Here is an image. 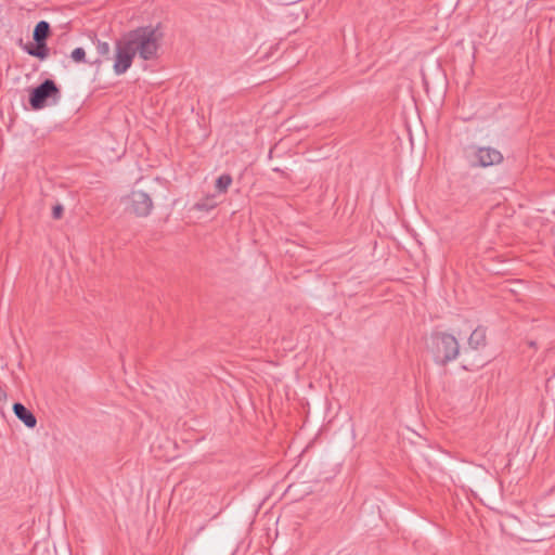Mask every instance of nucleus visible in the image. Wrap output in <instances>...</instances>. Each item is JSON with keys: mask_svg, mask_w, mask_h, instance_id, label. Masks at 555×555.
<instances>
[{"mask_svg": "<svg viewBox=\"0 0 555 555\" xmlns=\"http://www.w3.org/2000/svg\"><path fill=\"white\" fill-rule=\"evenodd\" d=\"M232 183V177L230 175H221L217 181H216V189L220 192V193H224L227 192V190L229 189V186L231 185Z\"/></svg>", "mask_w": 555, "mask_h": 555, "instance_id": "12", "label": "nucleus"}, {"mask_svg": "<svg viewBox=\"0 0 555 555\" xmlns=\"http://www.w3.org/2000/svg\"><path fill=\"white\" fill-rule=\"evenodd\" d=\"M134 56L125 40L118 42L116 44L113 64L115 75L120 76L125 74L131 67Z\"/></svg>", "mask_w": 555, "mask_h": 555, "instance_id": "4", "label": "nucleus"}, {"mask_svg": "<svg viewBox=\"0 0 555 555\" xmlns=\"http://www.w3.org/2000/svg\"><path fill=\"white\" fill-rule=\"evenodd\" d=\"M430 349L435 362L446 364L457 358L460 344L454 335L444 332H436L430 336Z\"/></svg>", "mask_w": 555, "mask_h": 555, "instance_id": "2", "label": "nucleus"}, {"mask_svg": "<svg viewBox=\"0 0 555 555\" xmlns=\"http://www.w3.org/2000/svg\"><path fill=\"white\" fill-rule=\"evenodd\" d=\"M15 416L28 428H34L37 424L36 416L24 404L16 402L13 404Z\"/></svg>", "mask_w": 555, "mask_h": 555, "instance_id": "7", "label": "nucleus"}, {"mask_svg": "<svg viewBox=\"0 0 555 555\" xmlns=\"http://www.w3.org/2000/svg\"><path fill=\"white\" fill-rule=\"evenodd\" d=\"M477 164L480 167L499 165L503 162L502 153L490 146L478 147L476 151Z\"/></svg>", "mask_w": 555, "mask_h": 555, "instance_id": "6", "label": "nucleus"}, {"mask_svg": "<svg viewBox=\"0 0 555 555\" xmlns=\"http://www.w3.org/2000/svg\"><path fill=\"white\" fill-rule=\"evenodd\" d=\"M487 344V331L483 326L476 327L469 338H468V345L472 349L478 350L480 348H483Z\"/></svg>", "mask_w": 555, "mask_h": 555, "instance_id": "8", "label": "nucleus"}, {"mask_svg": "<svg viewBox=\"0 0 555 555\" xmlns=\"http://www.w3.org/2000/svg\"><path fill=\"white\" fill-rule=\"evenodd\" d=\"M70 59L76 63L86 62V51L83 48H76L70 53Z\"/></svg>", "mask_w": 555, "mask_h": 555, "instance_id": "14", "label": "nucleus"}, {"mask_svg": "<svg viewBox=\"0 0 555 555\" xmlns=\"http://www.w3.org/2000/svg\"><path fill=\"white\" fill-rule=\"evenodd\" d=\"M164 33L159 25L141 26L129 31L124 40L128 48L143 61H155L159 56Z\"/></svg>", "mask_w": 555, "mask_h": 555, "instance_id": "1", "label": "nucleus"}, {"mask_svg": "<svg viewBox=\"0 0 555 555\" xmlns=\"http://www.w3.org/2000/svg\"><path fill=\"white\" fill-rule=\"evenodd\" d=\"M49 98L59 99L60 89L53 80L46 79L31 90L29 95L30 106L34 109H41L46 106V102Z\"/></svg>", "mask_w": 555, "mask_h": 555, "instance_id": "3", "label": "nucleus"}, {"mask_svg": "<svg viewBox=\"0 0 555 555\" xmlns=\"http://www.w3.org/2000/svg\"><path fill=\"white\" fill-rule=\"evenodd\" d=\"M35 46H25L24 50L29 55L38 57L39 60L43 61L49 56V48L47 46V41H35Z\"/></svg>", "mask_w": 555, "mask_h": 555, "instance_id": "9", "label": "nucleus"}, {"mask_svg": "<svg viewBox=\"0 0 555 555\" xmlns=\"http://www.w3.org/2000/svg\"><path fill=\"white\" fill-rule=\"evenodd\" d=\"M93 43L95 44L96 52H98V54L100 56L99 59H96L94 61V64H100L104 60H108L109 59V53H111L109 43L106 42V41H101L99 39L94 40Z\"/></svg>", "mask_w": 555, "mask_h": 555, "instance_id": "11", "label": "nucleus"}, {"mask_svg": "<svg viewBox=\"0 0 555 555\" xmlns=\"http://www.w3.org/2000/svg\"><path fill=\"white\" fill-rule=\"evenodd\" d=\"M64 208L61 204H57L52 209V217L54 219H60L63 216Z\"/></svg>", "mask_w": 555, "mask_h": 555, "instance_id": "15", "label": "nucleus"}, {"mask_svg": "<svg viewBox=\"0 0 555 555\" xmlns=\"http://www.w3.org/2000/svg\"><path fill=\"white\" fill-rule=\"evenodd\" d=\"M50 34V24L47 21H40L35 26L33 38L35 41H47Z\"/></svg>", "mask_w": 555, "mask_h": 555, "instance_id": "10", "label": "nucleus"}, {"mask_svg": "<svg viewBox=\"0 0 555 555\" xmlns=\"http://www.w3.org/2000/svg\"><path fill=\"white\" fill-rule=\"evenodd\" d=\"M129 209L138 217H146L153 208V201L150 195L143 191H132L127 197Z\"/></svg>", "mask_w": 555, "mask_h": 555, "instance_id": "5", "label": "nucleus"}, {"mask_svg": "<svg viewBox=\"0 0 555 555\" xmlns=\"http://www.w3.org/2000/svg\"><path fill=\"white\" fill-rule=\"evenodd\" d=\"M217 206L215 197H207L203 201H199L195 204L194 208L199 211H208Z\"/></svg>", "mask_w": 555, "mask_h": 555, "instance_id": "13", "label": "nucleus"}]
</instances>
